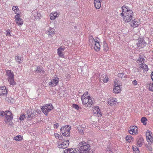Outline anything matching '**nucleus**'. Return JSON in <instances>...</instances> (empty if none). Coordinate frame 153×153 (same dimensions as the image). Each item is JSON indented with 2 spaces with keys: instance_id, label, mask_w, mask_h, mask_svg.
<instances>
[{
  "instance_id": "a19ab883",
  "label": "nucleus",
  "mask_w": 153,
  "mask_h": 153,
  "mask_svg": "<svg viewBox=\"0 0 153 153\" xmlns=\"http://www.w3.org/2000/svg\"><path fill=\"white\" fill-rule=\"evenodd\" d=\"M149 89L150 91L153 92V83L150 84L149 85Z\"/></svg>"
},
{
  "instance_id": "37998d69",
  "label": "nucleus",
  "mask_w": 153,
  "mask_h": 153,
  "mask_svg": "<svg viewBox=\"0 0 153 153\" xmlns=\"http://www.w3.org/2000/svg\"><path fill=\"white\" fill-rule=\"evenodd\" d=\"M144 59L143 58H141V57H139V59L137 60V61H138L139 62L141 63L144 62Z\"/></svg>"
},
{
  "instance_id": "1a4fd4ad",
  "label": "nucleus",
  "mask_w": 153,
  "mask_h": 153,
  "mask_svg": "<svg viewBox=\"0 0 153 153\" xmlns=\"http://www.w3.org/2000/svg\"><path fill=\"white\" fill-rule=\"evenodd\" d=\"M129 133L131 134H136L138 132L137 128L136 126H131L129 128Z\"/></svg>"
},
{
  "instance_id": "dca6fc26",
  "label": "nucleus",
  "mask_w": 153,
  "mask_h": 153,
  "mask_svg": "<svg viewBox=\"0 0 153 153\" xmlns=\"http://www.w3.org/2000/svg\"><path fill=\"white\" fill-rule=\"evenodd\" d=\"M144 140L141 136H138L137 139V144L139 147H141L144 143Z\"/></svg>"
},
{
  "instance_id": "4c0bfd02",
  "label": "nucleus",
  "mask_w": 153,
  "mask_h": 153,
  "mask_svg": "<svg viewBox=\"0 0 153 153\" xmlns=\"http://www.w3.org/2000/svg\"><path fill=\"white\" fill-rule=\"evenodd\" d=\"M132 149L135 153H138L139 152V149L136 146H132Z\"/></svg>"
},
{
  "instance_id": "79ce46f5",
  "label": "nucleus",
  "mask_w": 153,
  "mask_h": 153,
  "mask_svg": "<svg viewBox=\"0 0 153 153\" xmlns=\"http://www.w3.org/2000/svg\"><path fill=\"white\" fill-rule=\"evenodd\" d=\"M146 147L148 150L149 151H152V148L150 144L147 145L146 146Z\"/></svg>"
},
{
  "instance_id": "423d86ee",
  "label": "nucleus",
  "mask_w": 153,
  "mask_h": 153,
  "mask_svg": "<svg viewBox=\"0 0 153 153\" xmlns=\"http://www.w3.org/2000/svg\"><path fill=\"white\" fill-rule=\"evenodd\" d=\"M53 108L51 103L48 104L42 107V111L45 115H47L48 113L53 109Z\"/></svg>"
},
{
  "instance_id": "c756f323",
  "label": "nucleus",
  "mask_w": 153,
  "mask_h": 153,
  "mask_svg": "<svg viewBox=\"0 0 153 153\" xmlns=\"http://www.w3.org/2000/svg\"><path fill=\"white\" fill-rule=\"evenodd\" d=\"M102 79L105 83L107 82L109 80V79L108 78V77L105 75H102Z\"/></svg>"
},
{
  "instance_id": "ea45409f",
  "label": "nucleus",
  "mask_w": 153,
  "mask_h": 153,
  "mask_svg": "<svg viewBox=\"0 0 153 153\" xmlns=\"http://www.w3.org/2000/svg\"><path fill=\"white\" fill-rule=\"evenodd\" d=\"M70 150H69V153H76V151L74 148H69Z\"/></svg>"
},
{
  "instance_id": "c85d7f7f",
  "label": "nucleus",
  "mask_w": 153,
  "mask_h": 153,
  "mask_svg": "<svg viewBox=\"0 0 153 153\" xmlns=\"http://www.w3.org/2000/svg\"><path fill=\"white\" fill-rule=\"evenodd\" d=\"M126 140L129 143L132 142V141L134 140V138H133L130 135L127 136L126 137Z\"/></svg>"
},
{
  "instance_id": "f257e3e1",
  "label": "nucleus",
  "mask_w": 153,
  "mask_h": 153,
  "mask_svg": "<svg viewBox=\"0 0 153 153\" xmlns=\"http://www.w3.org/2000/svg\"><path fill=\"white\" fill-rule=\"evenodd\" d=\"M122 13L120 14L123 17V20L125 22H129L132 19L133 16V12L127 6L124 5L122 7Z\"/></svg>"
},
{
  "instance_id": "f03ea898",
  "label": "nucleus",
  "mask_w": 153,
  "mask_h": 153,
  "mask_svg": "<svg viewBox=\"0 0 153 153\" xmlns=\"http://www.w3.org/2000/svg\"><path fill=\"white\" fill-rule=\"evenodd\" d=\"M82 103L86 105V106L91 107L94 104V100L91 97L88 95V92L86 91L81 97Z\"/></svg>"
},
{
  "instance_id": "13d9d810",
  "label": "nucleus",
  "mask_w": 153,
  "mask_h": 153,
  "mask_svg": "<svg viewBox=\"0 0 153 153\" xmlns=\"http://www.w3.org/2000/svg\"><path fill=\"white\" fill-rule=\"evenodd\" d=\"M151 78L153 81V71L152 72L151 74Z\"/></svg>"
},
{
  "instance_id": "4d7b16f0",
  "label": "nucleus",
  "mask_w": 153,
  "mask_h": 153,
  "mask_svg": "<svg viewBox=\"0 0 153 153\" xmlns=\"http://www.w3.org/2000/svg\"><path fill=\"white\" fill-rule=\"evenodd\" d=\"M63 138L62 136L61 135H59L58 139H59V140H62Z\"/></svg>"
},
{
  "instance_id": "a211bd4d",
  "label": "nucleus",
  "mask_w": 153,
  "mask_h": 153,
  "mask_svg": "<svg viewBox=\"0 0 153 153\" xmlns=\"http://www.w3.org/2000/svg\"><path fill=\"white\" fill-rule=\"evenodd\" d=\"M54 31L55 30L53 28L50 27L49 30L46 31V33L48 36H52L54 33Z\"/></svg>"
},
{
  "instance_id": "c03bdc74",
  "label": "nucleus",
  "mask_w": 153,
  "mask_h": 153,
  "mask_svg": "<svg viewBox=\"0 0 153 153\" xmlns=\"http://www.w3.org/2000/svg\"><path fill=\"white\" fill-rule=\"evenodd\" d=\"M25 115L24 114H22L20 116L19 119L20 120H23L25 118Z\"/></svg>"
},
{
  "instance_id": "864d4df0",
  "label": "nucleus",
  "mask_w": 153,
  "mask_h": 153,
  "mask_svg": "<svg viewBox=\"0 0 153 153\" xmlns=\"http://www.w3.org/2000/svg\"><path fill=\"white\" fill-rule=\"evenodd\" d=\"M59 135L57 133H56L54 134V136H55V137L57 139L58 138Z\"/></svg>"
},
{
  "instance_id": "8fccbe9b",
  "label": "nucleus",
  "mask_w": 153,
  "mask_h": 153,
  "mask_svg": "<svg viewBox=\"0 0 153 153\" xmlns=\"http://www.w3.org/2000/svg\"><path fill=\"white\" fill-rule=\"evenodd\" d=\"M6 36H11L10 32L9 30L6 31Z\"/></svg>"
},
{
  "instance_id": "412c9836",
  "label": "nucleus",
  "mask_w": 153,
  "mask_h": 153,
  "mask_svg": "<svg viewBox=\"0 0 153 153\" xmlns=\"http://www.w3.org/2000/svg\"><path fill=\"white\" fill-rule=\"evenodd\" d=\"M140 24V23L137 19H134L132 20L131 25L132 27H137Z\"/></svg>"
},
{
  "instance_id": "5701e85b",
  "label": "nucleus",
  "mask_w": 153,
  "mask_h": 153,
  "mask_svg": "<svg viewBox=\"0 0 153 153\" xmlns=\"http://www.w3.org/2000/svg\"><path fill=\"white\" fill-rule=\"evenodd\" d=\"M68 129L69 130V131H70L71 127L69 125H66L62 128L60 129V131L61 132H64L65 131L66 132V131L68 130Z\"/></svg>"
},
{
  "instance_id": "2eb2a0df",
  "label": "nucleus",
  "mask_w": 153,
  "mask_h": 153,
  "mask_svg": "<svg viewBox=\"0 0 153 153\" xmlns=\"http://www.w3.org/2000/svg\"><path fill=\"white\" fill-rule=\"evenodd\" d=\"M59 79L58 78H55V79L51 80L49 83V85L51 86H55L58 84Z\"/></svg>"
},
{
  "instance_id": "4468645a",
  "label": "nucleus",
  "mask_w": 153,
  "mask_h": 153,
  "mask_svg": "<svg viewBox=\"0 0 153 153\" xmlns=\"http://www.w3.org/2000/svg\"><path fill=\"white\" fill-rule=\"evenodd\" d=\"M7 91L5 87H0V96H5L7 94Z\"/></svg>"
},
{
  "instance_id": "9b49d317",
  "label": "nucleus",
  "mask_w": 153,
  "mask_h": 153,
  "mask_svg": "<svg viewBox=\"0 0 153 153\" xmlns=\"http://www.w3.org/2000/svg\"><path fill=\"white\" fill-rule=\"evenodd\" d=\"M69 140H67L64 141L60 144H59L58 145V147L59 148L65 149L69 145Z\"/></svg>"
},
{
  "instance_id": "20e7f679",
  "label": "nucleus",
  "mask_w": 153,
  "mask_h": 153,
  "mask_svg": "<svg viewBox=\"0 0 153 153\" xmlns=\"http://www.w3.org/2000/svg\"><path fill=\"white\" fill-rule=\"evenodd\" d=\"M0 116L5 117L4 120L6 123L10 122L13 119L11 112L8 111H0Z\"/></svg>"
},
{
  "instance_id": "c9c22d12",
  "label": "nucleus",
  "mask_w": 153,
  "mask_h": 153,
  "mask_svg": "<svg viewBox=\"0 0 153 153\" xmlns=\"http://www.w3.org/2000/svg\"><path fill=\"white\" fill-rule=\"evenodd\" d=\"M103 47L104 50L105 51H107L108 50V45L107 43L105 42H104L103 44Z\"/></svg>"
},
{
  "instance_id": "f3484780",
  "label": "nucleus",
  "mask_w": 153,
  "mask_h": 153,
  "mask_svg": "<svg viewBox=\"0 0 153 153\" xmlns=\"http://www.w3.org/2000/svg\"><path fill=\"white\" fill-rule=\"evenodd\" d=\"M59 16V13L57 12H53L50 14V19L51 20H54Z\"/></svg>"
},
{
  "instance_id": "39448f33",
  "label": "nucleus",
  "mask_w": 153,
  "mask_h": 153,
  "mask_svg": "<svg viewBox=\"0 0 153 153\" xmlns=\"http://www.w3.org/2000/svg\"><path fill=\"white\" fill-rule=\"evenodd\" d=\"M6 74L10 84L13 85H15L16 83L14 80V74L13 72L10 70H8L6 71Z\"/></svg>"
},
{
  "instance_id": "de8ad7c7",
  "label": "nucleus",
  "mask_w": 153,
  "mask_h": 153,
  "mask_svg": "<svg viewBox=\"0 0 153 153\" xmlns=\"http://www.w3.org/2000/svg\"><path fill=\"white\" fill-rule=\"evenodd\" d=\"M59 126V124L58 123H56V124H54V125L53 127H54V128L56 129L58 128Z\"/></svg>"
},
{
  "instance_id": "6e6552de",
  "label": "nucleus",
  "mask_w": 153,
  "mask_h": 153,
  "mask_svg": "<svg viewBox=\"0 0 153 153\" xmlns=\"http://www.w3.org/2000/svg\"><path fill=\"white\" fill-rule=\"evenodd\" d=\"M146 135L147 140L149 143V142L152 143L153 142V138L152 136V132L148 130L146 133Z\"/></svg>"
},
{
  "instance_id": "6e6d98bb",
  "label": "nucleus",
  "mask_w": 153,
  "mask_h": 153,
  "mask_svg": "<svg viewBox=\"0 0 153 153\" xmlns=\"http://www.w3.org/2000/svg\"><path fill=\"white\" fill-rule=\"evenodd\" d=\"M94 41H95L94 43H97V42H99V41L97 39H94Z\"/></svg>"
},
{
  "instance_id": "5fc2aeb1",
  "label": "nucleus",
  "mask_w": 153,
  "mask_h": 153,
  "mask_svg": "<svg viewBox=\"0 0 153 153\" xmlns=\"http://www.w3.org/2000/svg\"><path fill=\"white\" fill-rule=\"evenodd\" d=\"M71 76L70 74H68L66 76V78L67 79H70Z\"/></svg>"
},
{
  "instance_id": "393cba45",
  "label": "nucleus",
  "mask_w": 153,
  "mask_h": 153,
  "mask_svg": "<svg viewBox=\"0 0 153 153\" xmlns=\"http://www.w3.org/2000/svg\"><path fill=\"white\" fill-rule=\"evenodd\" d=\"M34 67L35 68L36 72L37 73H40L43 74L44 71L42 70L40 67L35 66Z\"/></svg>"
},
{
  "instance_id": "ddd939ff",
  "label": "nucleus",
  "mask_w": 153,
  "mask_h": 153,
  "mask_svg": "<svg viewBox=\"0 0 153 153\" xmlns=\"http://www.w3.org/2000/svg\"><path fill=\"white\" fill-rule=\"evenodd\" d=\"M20 15H16L15 16V22L16 23L19 25H22L23 24V20L20 18Z\"/></svg>"
},
{
  "instance_id": "cd10ccee",
  "label": "nucleus",
  "mask_w": 153,
  "mask_h": 153,
  "mask_svg": "<svg viewBox=\"0 0 153 153\" xmlns=\"http://www.w3.org/2000/svg\"><path fill=\"white\" fill-rule=\"evenodd\" d=\"M27 116H26V117L27 120H30L33 117V114L31 112L28 113H27Z\"/></svg>"
},
{
  "instance_id": "473e14b6",
  "label": "nucleus",
  "mask_w": 153,
  "mask_h": 153,
  "mask_svg": "<svg viewBox=\"0 0 153 153\" xmlns=\"http://www.w3.org/2000/svg\"><path fill=\"white\" fill-rule=\"evenodd\" d=\"M140 67L144 71H147L148 70L147 65L145 64H141Z\"/></svg>"
},
{
  "instance_id": "3c124183",
  "label": "nucleus",
  "mask_w": 153,
  "mask_h": 153,
  "mask_svg": "<svg viewBox=\"0 0 153 153\" xmlns=\"http://www.w3.org/2000/svg\"><path fill=\"white\" fill-rule=\"evenodd\" d=\"M70 150V149L69 148H68L67 149H65L64 151V153H69V150Z\"/></svg>"
},
{
  "instance_id": "a878e982",
  "label": "nucleus",
  "mask_w": 153,
  "mask_h": 153,
  "mask_svg": "<svg viewBox=\"0 0 153 153\" xmlns=\"http://www.w3.org/2000/svg\"><path fill=\"white\" fill-rule=\"evenodd\" d=\"M95 46L94 47V49L95 50L97 51H98L100 50V45L99 42H97V43H94Z\"/></svg>"
},
{
  "instance_id": "aec40b11",
  "label": "nucleus",
  "mask_w": 153,
  "mask_h": 153,
  "mask_svg": "<svg viewBox=\"0 0 153 153\" xmlns=\"http://www.w3.org/2000/svg\"><path fill=\"white\" fill-rule=\"evenodd\" d=\"M65 50V48H63L62 47H60L57 49V53L59 56L60 57H63L64 56V55L62 53Z\"/></svg>"
},
{
  "instance_id": "bb28decb",
  "label": "nucleus",
  "mask_w": 153,
  "mask_h": 153,
  "mask_svg": "<svg viewBox=\"0 0 153 153\" xmlns=\"http://www.w3.org/2000/svg\"><path fill=\"white\" fill-rule=\"evenodd\" d=\"M12 10L14 12L16 15L19 14V10L17 6H13V7Z\"/></svg>"
},
{
  "instance_id": "49530a36",
  "label": "nucleus",
  "mask_w": 153,
  "mask_h": 153,
  "mask_svg": "<svg viewBox=\"0 0 153 153\" xmlns=\"http://www.w3.org/2000/svg\"><path fill=\"white\" fill-rule=\"evenodd\" d=\"M73 106L74 108L76 109L77 110H78L79 109V107L76 104H73Z\"/></svg>"
},
{
  "instance_id": "bf43d9fd",
  "label": "nucleus",
  "mask_w": 153,
  "mask_h": 153,
  "mask_svg": "<svg viewBox=\"0 0 153 153\" xmlns=\"http://www.w3.org/2000/svg\"><path fill=\"white\" fill-rule=\"evenodd\" d=\"M109 151L110 152V153H113V152L111 150H109Z\"/></svg>"
},
{
  "instance_id": "58836bf2",
  "label": "nucleus",
  "mask_w": 153,
  "mask_h": 153,
  "mask_svg": "<svg viewBox=\"0 0 153 153\" xmlns=\"http://www.w3.org/2000/svg\"><path fill=\"white\" fill-rule=\"evenodd\" d=\"M120 81L117 79H115L114 81V86L120 85Z\"/></svg>"
},
{
  "instance_id": "72a5a7b5",
  "label": "nucleus",
  "mask_w": 153,
  "mask_h": 153,
  "mask_svg": "<svg viewBox=\"0 0 153 153\" xmlns=\"http://www.w3.org/2000/svg\"><path fill=\"white\" fill-rule=\"evenodd\" d=\"M15 59L16 61L19 64L21 63L22 57L18 56H16Z\"/></svg>"
},
{
  "instance_id": "a18cd8bd",
  "label": "nucleus",
  "mask_w": 153,
  "mask_h": 153,
  "mask_svg": "<svg viewBox=\"0 0 153 153\" xmlns=\"http://www.w3.org/2000/svg\"><path fill=\"white\" fill-rule=\"evenodd\" d=\"M22 137L20 136H16L14 138V140H16L17 141H19L20 140H21V139H20V138H21Z\"/></svg>"
},
{
  "instance_id": "9d476101",
  "label": "nucleus",
  "mask_w": 153,
  "mask_h": 153,
  "mask_svg": "<svg viewBox=\"0 0 153 153\" xmlns=\"http://www.w3.org/2000/svg\"><path fill=\"white\" fill-rule=\"evenodd\" d=\"M93 113L95 116H97L98 117H100L102 116V114L98 106H96L94 108Z\"/></svg>"
},
{
  "instance_id": "09e8293b",
  "label": "nucleus",
  "mask_w": 153,
  "mask_h": 153,
  "mask_svg": "<svg viewBox=\"0 0 153 153\" xmlns=\"http://www.w3.org/2000/svg\"><path fill=\"white\" fill-rule=\"evenodd\" d=\"M79 127L78 128L79 131V132L81 133V134H83V129H79Z\"/></svg>"
},
{
  "instance_id": "b1692460",
  "label": "nucleus",
  "mask_w": 153,
  "mask_h": 153,
  "mask_svg": "<svg viewBox=\"0 0 153 153\" xmlns=\"http://www.w3.org/2000/svg\"><path fill=\"white\" fill-rule=\"evenodd\" d=\"M117 103L116 99H112L108 102V104L111 106L115 105Z\"/></svg>"
},
{
  "instance_id": "7c9ffc66",
  "label": "nucleus",
  "mask_w": 153,
  "mask_h": 153,
  "mask_svg": "<svg viewBox=\"0 0 153 153\" xmlns=\"http://www.w3.org/2000/svg\"><path fill=\"white\" fill-rule=\"evenodd\" d=\"M89 41L90 42V45H93L94 44L95 41H94V39L92 36H90L89 37Z\"/></svg>"
},
{
  "instance_id": "603ef678",
  "label": "nucleus",
  "mask_w": 153,
  "mask_h": 153,
  "mask_svg": "<svg viewBox=\"0 0 153 153\" xmlns=\"http://www.w3.org/2000/svg\"><path fill=\"white\" fill-rule=\"evenodd\" d=\"M132 83L134 85H137V82L136 80H134L132 82Z\"/></svg>"
},
{
  "instance_id": "7ed1b4c3",
  "label": "nucleus",
  "mask_w": 153,
  "mask_h": 153,
  "mask_svg": "<svg viewBox=\"0 0 153 153\" xmlns=\"http://www.w3.org/2000/svg\"><path fill=\"white\" fill-rule=\"evenodd\" d=\"M78 148L80 153H89L90 150V146L86 142H81L78 144Z\"/></svg>"
},
{
  "instance_id": "4be33fe9",
  "label": "nucleus",
  "mask_w": 153,
  "mask_h": 153,
  "mask_svg": "<svg viewBox=\"0 0 153 153\" xmlns=\"http://www.w3.org/2000/svg\"><path fill=\"white\" fill-rule=\"evenodd\" d=\"M120 86V85L114 86V88L113 89V92L115 94H118L120 92L121 89Z\"/></svg>"
},
{
  "instance_id": "2f4dec72",
  "label": "nucleus",
  "mask_w": 153,
  "mask_h": 153,
  "mask_svg": "<svg viewBox=\"0 0 153 153\" xmlns=\"http://www.w3.org/2000/svg\"><path fill=\"white\" fill-rule=\"evenodd\" d=\"M118 76L121 78H126L127 77V75L126 74L123 72L119 73L118 74Z\"/></svg>"
},
{
  "instance_id": "6ab92c4d",
  "label": "nucleus",
  "mask_w": 153,
  "mask_h": 153,
  "mask_svg": "<svg viewBox=\"0 0 153 153\" xmlns=\"http://www.w3.org/2000/svg\"><path fill=\"white\" fill-rule=\"evenodd\" d=\"M101 0H94V4L97 9H99L101 7Z\"/></svg>"
},
{
  "instance_id": "f8f14e48",
  "label": "nucleus",
  "mask_w": 153,
  "mask_h": 153,
  "mask_svg": "<svg viewBox=\"0 0 153 153\" xmlns=\"http://www.w3.org/2000/svg\"><path fill=\"white\" fill-rule=\"evenodd\" d=\"M32 13V16H34L35 19L39 20L40 19L41 15L40 13L37 11V10H35L33 11Z\"/></svg>"
},
{
  "instance_id": "f704fd0d",
  "label": "nucleus",
  "mask_w": 153,
  "mask_h": 153,
  "mask_svg": "<svg viewBox=\"0 0 153 153\" xmlns=\"http://www.w3.org/2000/svg\"><path fill=\"white\" fill-rule=\"evenodd\" d=\"M147 120V119L145 117H142L141 119V123L144 125H146L147 124L146 121Z\"/></svg>"
},
{
  "instance_id": "0eeeda50",
  "label": "nucleus",
  "mask_w": 153,
  "mask_h": 153,
  "mask_svg": "<svg viewBox=\"0 0 153 153\" xmlns=\"http://www.w3.org/2000/svg\"><path fill=\"white\" fill-rule=\"evenodd\" d=\"M146 43L145 42L144 39L141 38H139L138 39L137 42L136 43L137 46V48H141L146 46Z\"/></svg>"
},
{
  "instance_id": "e433bc0d",
  "label": "nucleus",
  "mask_w": 153,
  "mask_h": 153,
  "mask_svg": "<svg viewBox=\"0 0 153 153\" xmlns=\"http://www.w3.org/2000/svg\"><path fill=\"white\" fill-rule=\"evenodd\" d=\"M63 136L65 137H68L70 134V131L68 129V130L64 132H62Z\"/></svg>"
}]
</instances>
